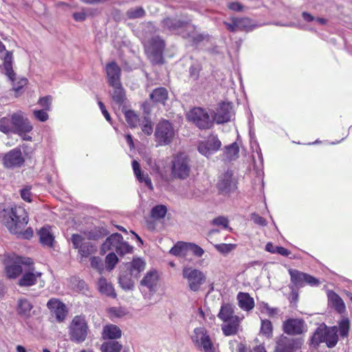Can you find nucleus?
Instances as JSON below:
<instances>
[{
	"label": "nucleus",
	"mask_w": 352,
	"mask_h": 352,
	"mask_svg": "<svg viewBox=\"0 0 352 352\" xmlns=\"http://www.w3.org/2000/svg\"><path fill=\"white\" fill-rule=\"evenodd\" d=\"M1 221L11 234L19 238L30 239L33 235L30 228L24 230L28 223L26 210L21 206H15L4 209L1 214Z\"/></svg>",
	"instance_id": "1"
},
{
	"label": "nucleus",
	"mask_w": 352,
	"mask_h": 352,
	"mask_svg": "<svg viewBox=\"0 0 352 352\" xmlns=\"http://www.w3.org/2000/svg\"><path fill=\"white\" fill-rule=\"evenodd\" d=\"M32 129V123L21 111H17L0 118V131L5 134H17L23 140L31 141L32 137L28 133Z\"/></svg>",
	"instance_id": "2"
},
{
	"label": "nucleus",
	"mask_w": 352,
	"mask_h": 352,
	"mask_svg": "<svg viewBox=\"0 0 352 352\" xmlns=\"http://www.w3.org/2000/svg\"><path fill=\"white\" fill-rule=\"evenodd\" d=\"M191 165L190 159L184 153L176 155L171 163V175L175 179H186L190 174Z\"/></svg>",
	"instance_id": "3"
},
{
	"label": "nucleus",
	"mask_w": 352,
	"mask_h": 352,
	"mask_svg": "<svg viewBox=\"0 0 352 352\" xmlns=\"http://www.w3.org/2000/svg\"><path fill=\"white\" fill-rule=\"evenodd\" d=\"M89 326L83 316H76L69 327V335L72 341L76 343L84 342L89 333Z\"/></svg>",
	"instance_id": "4"
},
{
	"label": "nucleus",
	"mask_w": 352,
	"mask_h": 352,
	"mask_svg": "<svg viewBox=\"0 0 352 352\" xmlns=\"http://www.w3.org/2000/svg\"><path fill=\"white\" fill-rule=\"evenodd\" d=\"M182 277L186 280L189 289L192 292H198L206 280V276L202 271L191 266L183 267Z\"/></svg>",
	"instance_id": "5"
},
{
	"label": "nucleus",
	"mask_w": 352,
	"mask_h": 352,
	"mask_svg": "<svg viewBox=\"0 0 352 352\" xmlns=\"http://www.w3.org/2000/svg\"><path fill=\"white\" fill-rule=\"evenodd\" d=\"M4 257L5 271L9 278H16L21 274L23 271L21 264L30 265L31 263L30 258L24 261L22 257L16 254H6Z\"/></svg>",
	"instance_id": "6"
},
{
	"label": "nucleus",
	"mask_w": 352,
	"mask_h": 352,
	"mask_svg": "<svg viewBox=\"0 0 352 352\" xmlns=\"http://www.w3.org/2000/svg\"><path fill=\"white\" fill-rule=\"evenodd\" d=\"M195 346L204 352H214L215 347L206 329L203 327L195 328L190 336Z\"/></svg>",
	"instance_id": "7"
},
{
	"label": "nucleus",
	"mask_w": 352,
	"mask_h": 352,
	"mask_svg": "<svg viewBox=\"0 0 352 352\" xmlns=\"http://www.w3.org/2000/svg\"><path fill=\"white\" fill-rule=\"evenodd\" d=\"M104 251H116L118 254L124 255L130 253L133 247L123 241V237L118 233L111 234L108 237L102 245Z\"/></svg>",
	"instance_id": "8"
},
{
	"label": "nucleus",
	"mask_w": 352,
	"mask_h": 352,
	"mask_svg": "<svg viewBox=\"0 0 352 352\" xmlns=\"http://www.w3.org/2000/svg\"><path fill=\"white\" fill-rule=\"evenodd\" d=\"M145 51L150 60L156 64L163 63L164 41L158 36L145 43Z\"/></svg>",
	"instance_id": "9"
},
{
	"label": "nucleus",
	"mask_w": 352,
	"mask_h": 352,
	"mask_svg": "<svg viewBox=\"0 0 352 352\" xmlns=\"http://www.w3.org/2000/svg\"><path fill=\"white\" fill-rule=\"evenodd\" d=\"M155 136L160 145L170 144L175 137V129L172 124L166 120L160 121L156 126Z\"/></svg>",
	"instance_id": "10"
},
{
	"label": "nucleus",
	"mask_w": 352,
	"mask_h": 352,
	"mask_svg": "<svg viewBox=\"0 0 352 352\" xmlns=\"http://www.w3.org/2000/svg\"><path fill=\"white\" fill-rule=\"evenodd\" d=\"M187 118L200 129H209L212 125V120H210L207 111L200 107L190 110L187 114Z\"/></svg>",
	"instance_id": "11"
},
{
	"label": "nucleus",
	"mask_w": 352,
	"mask_h": 352,
	"mask_svg": "<svg viewBox=\"0 0 352 352\" xmlns=\"http://www.w3.org/2000/svg\"><path fill=\"white\" fill-rule=\"evenodd\" d=\"M276 344L274 352H297L303 344V340L282 336L276 340Z\"/></svg>",
	"instance_id": "12"
},
{
	"label": "nucleus",
	"mask_w": 352,
	"mask_h": 352,
	"mask_svg": "<svg viewBox=\"0 0 352 352\" xmlns=\"http://www.w3.org/2000/svg\"><path fill=\"white\" fill-rule=\"evenodd\" d=\"M42 273L34 268L24 270L21 278L19 280V285L21 287H30L39 283L41 287L44 286V281L41 279Z\"/></svg>",
	"instance_id": "13"
},
{
	"label": "nucleus",
	"mask_w": 352,
	"mask_h": 352,
	"mask_svg": "<svg viewBox=\"0 0 352 352\" xmlns=\"http://www.w3.org/2000/svg\"><path fill=\"white\" fill-rule=\"evenodd\" d=\"M234 116L232 107L230 103H222L213 115V120L217 124H223L231 120Z\"/></svg>",
	"instance_id": "14"
},
{
	"label": "nucleus",
	"mask_w": 352,
	"mask_h": 352,
	"mask_svg": "<svg viewBox=\"0 0 352 352\" xmlns=\"http://www.w3.org/2000/svg\"><path fill=\"white\" fill-rule=\"evenodd\" d=\"M220 146L221 142L219 139L216 136L211 135L208 137L207 140L201 142L199 144L198 151L203 155L208 157L210 155L218 151Z\"/></svg>",
	"instance_id": "15"
},
{
	"label": "nucleus",
	"mask_w": 352,
	"mask_h": 352,
	"mask_svg": "<svg viewBox=\"0 0 352 352\" xmlns=\"http://www.w3.org/2000/svg\"><path fill=\"white\" fill-rule=\"evenodd\" d=\"M285 333L289 335L300 334L306 331V324L301 319H288L283 325Z\"/></svg>",
	"instance_id": "16"
},
{
	"label": "nucleus",
	"mask_w": 352,
	"mask_h": 352,
	"mask_svg": "<svg viewBox=\"0 0 352 352\" xmlns=\"http://www.w3.org/2000/svg\"><path fill=\"white\" fill-rule=\"evenodd\" d=\"M47 306L55 316L58 322H63L65 319L67 311L65 304L62 302L58 299L52 298L47 302Z\"/></svg>",
	"instance_id": "17"
},
{
	"label": "nucleus",
	"mask_w": 352,
	"mask_h": 352,
	"mask_svg": "<svg viewBox=\"0 0 352 352\" xmlns=\"http://www.w3.org/2000/svg\"><path fill=\"white\" fill-rule=\"evenodd\" d=\"M217 186L222 193H228L235 188V183L232 179V173L230 171L222 174L217 182Z\"/></svg>",
	"instance_id": "18"
},
{
	"label": "nucleus",
	"mask_w": 352,
	"mask_h": 352,
	"mask_svg": "<svg viewBox=\"0 0 352 352\" xmlns=\"http://www.w3.org/2000/svg\"><path fill=\"white\" fill-rule=\"evenodd\" d=\"M0 57L3 59V66L6 70V74L10 80L14 81L15 74L12 67V54L10 52L6 50L5 45L1 41Z\"/></svg>",
	"instance_id": "19"
},
{
	"label": "nucleus",
	"mask_w": 352,
	"mask_h": 352,
	"mask_svg": "<svg viewBox=\"0 0 352 352\" xmlns=\"http://www.w3.org/2000/svg\"><path fill=\"white\" fill-rule=\"evenodd\" d=\"M6 167L13 168L23 164L24 160L20 149L15 148L8 152L3 159Z\"/></svg>",
	"instance_id": "20"
},
{
	"label": "nucleus",
	"mask_w": 352,
	"mask_h": 352,
	"mask_svg": "<svg viewBox=\"0 0 352 352\" xmlns=\"http://www.w3.org/2000/svg\"><path fill=\"white\" fill-rule=\"evenodd\" d=\"M106 73L109 85L120 82L121 70L115 62H111L106 66Z\"/></svg>",
	"instance_id": "21"
},
{
	"label": "nucleus",
	"mask_w": 352,
	"mask_h": 352,
	"mask_svg": "<svg viewBox=\"0 0 352 352\" xmlns=\"http://www.w3.org/2000/svg\"><path fill=\"white\" fill-rule=\"evenodd\" d=\"M242 318H234L233 320L223 322L221 329L226 336H230L237 333L240 322Z\"/></svg>",
	"instance_id": "22"
},
{
	"label": "nucleus",
	"mask_w": 352,
	"mask_h": 352,
	"mask_svg": "<svg viewBox=\"0 0 352 352\" xmlns=\"http://www.w3.org/2000/svg\"><path fill=\"white\" fill-rule=\"evenodd\" d=\"M237 300L239 307L243 311H250L254 307V300L248 293L239 292Z\"/></svg>",
	"instance_id": "23"
},
{
	"label": "nucleus",
	"mask_w": 352,
	"mask_h": 352,
	"mask_svg": "<svg viewBox=\"0 0 352 352\" xmlns=\"http://www.w3.org/2000/svg\"><path fill=\"white\" fill-rule=\"evenodd\" d=\"M234 307L229 303H226L221 305L220 311L218 314V317L223 322L233 320L234 318H239L234 315Z\"/></svg>",
	"instance_id": "24"
},
{
	"label": "nucleus",
	"mask_w": 352,
	"mask_h": 352,
	"mask_svg": "<svg viewBox=\"0 0 352 352\" xmlns=\"http://www.w3.org/2000/svg\"><path fill=\"white\" fill-rule=\"evenodd\" d=\"M158 280V276L156 271H149L144 276L140 282L142 286L146 287L150 291L155 290Z\"/></svg>",
	"instance_id": "25"
},
{
	"label": "nucleus",
	"mask_w": 352,
	"mask_h": 352,
	"mask_svg": "<svg viewBox=\"0 0 352 352\" xmlns=\"http://www.w3.org/2000/svg\"><path fill=\"white\" fill-rule=\"evenodd\" d=\"M132 167L134 172V174L137 178V179L140 183H144L145 185L151 190H153V186L151 182V179L148 177V175H144L142 173L140 164L136 161L133 160L132 162Z\"/></svg>",
	"instance_id": "26"
},
{
	"label": "nucleus",
	"mask_w": 352,
	"mask_h": 352,
	"mask_svg": "<svg viewBox=\"0 0 352 352\" xmlns=\"http://www.w3.org/2000/svg\"><path fill=\"white\" fill-rule=\"evenodd\" d=\"M146 263L140 258H135L127 265L131 277L138 278L140 273L144 270Z\"/></svg>",
	"instance_id": "27"
},
{
	"label": "nucleus",
	"mask_w": 352,
	"mask_h": 352,
	"mask_svg": "<svg viewBox=\"0 0 352 352\" xmlns=\"http://www.w3.org/2000/svg\"><path fill=\"white\" fill-rule=\"evenodd\" d=\"M98 288L99 292L103 295L112 298L116 297V294L112 284L103 277L100 278L98 280Z\"/></svg>",
	"instance_id": "28"
},
{
	"label": "nucleus",
	"mask_w": 352,
	"mask_h": 352,
	"mask_svg": "<svg viewBox=\"0 0 352 352\" xmlns=\"http://www.w3.org/2000/svg\"><path fill=\"white\" fill-rule=\"evenodd\" d=\"M122 336V331L115 324H107L104 327L102 330V338L104 339H117Z\"/></svg>",
	"instance_id": "29"
},
{
	"label": "nucleus",
	"mask_w": 352,
	"mask_h": 352,
	"mask_svg": "<svg viewBox=\"0 0 352 352\" xmlns=\"http://www.w3.org/2000/svg\"><path fill=\"white\" fill-rule=\"evenodd\" d=\"M33 305L26 298H20L17 302V313L22 317L29 318Z\"/></svg>",
	"instance_id": "30"
},
{
	"label": "nucleus",
	"mask_w": 352,
	"mask_h": 352,
	"mask_svg": "<svg viewBox=\"0 0 352 352\" xmlns=\"http://www.w3.org/2000/svg\"><path fill=\"white\" fill-rule=\"evenodd\" d=\"M338 328L336 326L332 327L326 329V336L324 338V342L327 346L329 348H332L335 346L338 342Z\"/></svg>",
	"instance_id": "31"
},
{
	"label": "nucleus",
	"mask_w": 352,
	"mask_h": 352,
	"mask_svg": "<svg viewBox=\"0 0 352 352\" xmlns=\"http://www.w3.org/2000/svg\"><path fill=\"white\" fill-rule=\"evenodd\" d=\"M170 253L174 256L186 257L188 254V243L179 241L170 250Z\"/></svg>",
	"instance_id": "32"
},
{
	"label": "nucleus",
	"mask_w": 352,
	"mask_h": 352,
	"mask_svg": "<svg viewBox=\"0 0 352 352\" xmlns=\"http://www.w3.org/2000/svg\"><path fill=\"white\" fill-rule=\"evenodd\" d=\"M109 85L113 88V90L111 91V95L113 101L118 104L122 103L124 100L125 94L121 82Z\"/></svg>",
	"instance_id": "33"
},
{
	"label": "nucleus",
	"mask_w": 352,
	"mask_h": 352,
	"mask_svg": "<svg viewBox=\"0 0 352 352\" xmlns=\"http://www.w3.org/2000/svg\"><path fill=\"white\" fill-rule=\"evenodd\" d=\"M40 241L43 245L52 246L54 242V236L50 230V228L44 227L38 232Z\"/></svg>",
	"instance_id": "34"
},
{
	"label": "nucleus",
	"mask_w": 352,
	"mask_h": 352,
	"mask_svg": "<svg viewBox=\"0 0 352 352\" xmlns=\"http://www.w3.org/2000/svg\"><path fill=\"white\" fill-rule=\"evenodd\" d=\"M326 329L327 327L324 325L317 328L311 339V344L312 345L317 346L320 343L324 342Z\"/></svg>",
	"instance_id": "35"
},
{
	"label": "nucleus",
	"mask_w": 352,
	"mask_h": 352,
	"mask_svg": "<svg viewBox=\"0 0 352 352\" xmlns=\"http://www.w3.org/2000/svg\"><path fill=\"white\" fill-rule=\"evenodd\" d=\"M164 26L167 27L170 30H176L179 28H185L187 30H191L192 26L190 24L184 23L183 22L173 19H166L164 21Z\"/></svg>",
	"instance_id": "36"
},
{
	"label": "nucleus",
	"mask_w": 352,
	"mask_h": 352,
	"mask_svg": "<svg viewBox=\"0 0 352 352\" xmlns=\"http://www.w3.org/2000/svg\"><path fill=\"white\" fill-rule=\"evenodd\" d=\"M150 97L155 102L164 103L168 98V91L165 88H157L151 93Z\"/></svg>",
	"instance_id": "37"
},
{
	"label": "nucleus",
	"mask_w": 352,
	"mask_h": 352,
	"mask_svg": "<svg viewBox=\"0 0 352 352\" xmlns=\"http://www.w3.org/2000/svg\"><path fill=\"white\" fill-rule=\"evenodd\" d=\"M329 298L335 309L339 312L342 313L345 311V305L342 298L336 293H330Z\"/></svg>",
	"instance_id": "38"
},
{
	"label": "nucleus",
	"mask_w": 352,
	"mask_h": 352,
	"mask_svg": "<svg viewBox=\"0 0 352 352\" xmlns=\"http://www.w3.org/2000/svg\"><path fill=\"white\" fill-rule=\"evenodd\" d=\"M260 334L267 338H271L273 336V326L270 320L262 319L261 322Z\"/></svg>",
	"instance_id": "39"
},
{
	"label": "nucleus",
	"mask_w": 352,
	"mask_h": 352,
	"mask_svg": "<svg viewBox=\"0 0 352 352\" xmlns=\"http://www.w3.org/2000/svg\"><path fill=\"white\" fill-rule=\"evenodd\" d=\"M292 282L296 286H302L305 283V273L300 272L296 270L289 271Z\"/></svg>",
	"instance_id": "40"
},
{
	"label": "nucleus",
	"mask_w": 352,
	"mask_h": 352,
	"mask_svg": "<svg viewBox=\"0 0 352 352\" xmlns=\"http://www.w3.org/2000/svg\"><path fill=\"white\" fill-rule=\"evenodd\" d=\"M350 320L348 318H342L338 322V331L341 337L346 338L350 330Z\"/></svg>",
	"instance_id": "41"
},
{
	"label": "nucleus",
	"mask_w": 352,
	"mask_h": 352,
	"mask_svg": "<svg viewBox=\"0 0 352 352\" xmlns=\"http://www.w3.org/2000/svg\"><path fill=\"white\" fill-rule=\"evenodd\" d=\"M122 344L116 341H111L103 343L101 345V352H120Z\"/></svg>",
	"instance_id": "42"
},
{
	"label": "nucleus",
	"mask_w": 352,
	"mask_h": 352,
	"mask_svg": "<svg viewBox=\"0 0 352 352\" xmlns=\"http://www.w3.org/2000/svg\"><path fill=\"white\" fill-rule=\"evenodd\" d=\"M239 152V146L236 142H234L226 148L224 155L228 160H232L238 157Z\"/></svg>",
	"instance_id": "43"
},
{
	"label": "nucleus",
	"mask_w": 352,
	"mask_h": 352,
	"mask_svg": "<svg viewBox=\"0 0 352 352\" xmlns=\"http://www.w3.org/2000/svg\"><path fill=\"white\" fill-rule=\"evenodd\" d=\"M260 311L265 314L269 317H274L278 314L279 310L277 308L271 307L267 303L264 302L258 304Z\"/></svg>",
	"instance_id": "44"
},
{
	"label": "nucleus",
	"mask_w": 352,
	"mask_h": 352,
	"mask_svg": "<svg viewBox=\"0 0 352 352\" xmlns=\"http://www.w3.org/2000/svg\"><path fill=\"white\" fill-rule=\"evenodd\" d=\"M167 208L164 205H157L151 210V217L155 219H160L165 217Z\"/></svg>",
	"instance_id": "45"
},
{
	"label": "nucleus",
	"mask_w": 352,
	"mask_h": 352,
	"mask_svg": "<svg viewBox=\"0 0 352 352\" xmlns=\"http://www.w3.org/2000/svg\"><path fill=\"white\" fill-rule=\"evenodd\" d=\"M119 283L124 290H131L133 288L134 283L127 274H121L119 278Z\"/></svg>",
	"instance_id": "46"
},
{
	"label": "nucleus",
	"mask_w": 352,
	"mask_h": 352,
	"mask_svg": "<svg viewBox=\"0 0 352 352\" xmlns=\"http://www.w3.org/2000/svg\"><path fill=\"white\" fill-rule=\"evenodd\" d=\"M96 251V248L93 244L87 241L78 250L79 254L82 257H88L89 255L93 254Z\"/></svg>",
	"instance_id": "47"
},
{
	"label": "nucleus",
	"mask_w": 352,
	"mask_h": 352,
	"mask_svg": "<svg viewBox=\"0 0 352 352\" xmlns=\"http://www.w3.org/2000/svg\"><path fill=\"white\" fill-rule=\"evenodd\" d=\"M235 244L219 243L214 245V248L223 254H228L236 248Z\"/></svg>",
	"instance_id": "48"
},
{
	"label": "nucleus",
	"mask_w": 352,
	"mask_h": 352,
	"mask_svg": "<svg viewBox=\"0 0 352 352\" xmlns=\"http://www.w3.org/2000/svg\"><path fill=\"white\" fill-rule=\"evenodd\" d=\"M124 116L126 118V121L129 124L131 127H135L139 121L138 116L134 113V111L129 110L124 112Z\"/></svg>",
	"instance_id": "49"
},
{
	"label": "nucleus",
	"mask_w": 352,
	"mask_h": 352,
	"mask_svg": "<svg viewBox=\"0 0 352 352\" xmlns=\"http://www.w3.org/2000/svg\"><path fill=\"white\" fill-rule=\"evenodd\" d=\"M118 261V256L114 252L109 253L105 258L106 267L108 270H111L114 268Z\"/></svg>",
	"instance_id": "50"
},
{
	"label": "nucleus",
	"mask_w": 352,
	"mask_h": 352,
	"mask_svg": "<svg viewBox=\"0 0 352 352\" xmlns=\"http://www.w3.org/2000/svg\"><path fill=\"white\" fill-rule=\"evenodd\" d=\"M144 10L141 7H136L129 9L126 14L129 19H137L142 17L144 15Z\"/></svg>",
	"instance_id": "51"
},
{
	"label": "nucleus",
	"mask_w": 352,
	"mask_h": 352,
	"mask_svg": "<svg viewBox=\"0 0 352 352\" xmlns=\"http://www.w3.org/2000/svg\"><path fill=\"white\" fill-rule=\"evenodd\" d=\"M204 252V249L200 246L193 243H188V254L191 253L197 257H201Z\"/></svg>",
	"instance_id": "52"
},
{
	"label": "nucleus",
	"mask_w": 352,
	"mask_h": 352,
	"mask_svg": "<svg viewBox=\"0 0 352 352\" xmlns=\"http://www.w3.org/2000/svg\"><path fill=\"white\" fill-rule=\"evenodd\" d=\"M108 312L112 319L120 318L126 314V311L122 307H111Z\"/></svg>",
	"instance_id": "53"
},
{
	"label": "nucleus",
	"mask_w": 352,
	"mask_h": 352,
	"mask_svg": "<svg viewBox=\"0 0 352 352\" xmlns=\"http://www.w3.org/2000/svg\"><path fill=\"white\" fill-rule=\"evenodd\" d=\"M72 241L74 247L78 250L87 242L81 235L78 234L72 236Z\"/></svg>",
	"instance_id": "54"
},
{
	"label": "nucleus",
	"mask_w": 352,
	"mask_h": 352,
	"mask_svg": "<svg viewBox=\"0 0 352 352\" xmlns=\"http://www.w3.org/2000/svg\"><path fill=\"white\" fill-rule=\"evenodd\" d=\"M239 30H248L251 26V21L248 18H237Z\"/></svg>",
	"instance_id": "55"
},
{
	"label": "nucleus",
	"mask_w": 352,
	"mask_h": 352,
	"mask_svg": "<svg viewBox=\"0 0 352 352\" xmlns=\"http://www.w3.org/2000/svg\"><path fill=\"white\" fill-rule=\"evenodd\" d=\"M91 266L100 273L103 271V264L100 257L94 256L91 258Z\"/></svg>",
	"instance_id": "56"
},
{
	"label": "nucleus",
	"mask_w": 352,
	"mask_h": 352,
	"mask_svg": "<svg viewBox=\"0 0 352 352\" xmlns=\"http://www.w3.org/2000/svg\"><path fill=\"white\" fill-rule=\"evenodd\" d=\"M228 219L224 217H219L212 220L214 225L222 226L225 229L228 228Z\"/></svg>",
	"instance_id": "57"
},
{
	"label": "nucleus",
	"mask_w": 352,
	"mask_h": 352,
	"mask_svg": "<svg viewBox=\"0 0 352 352\" xmlns=\"http://www.w3.org/2000/svg\"><path fill=\"white\" fill-rule=\"evenodd\" d=\"M33 114L41 122H45L49 118L47 113L45 110H34Z\"/></svg>",
	"instance_id": "58"
},
{
	"label": "nucleus",
	"mask_w": 352,
	"mask_h": 352,
	"mask_svg": "<svg viewBox=\"0 0 352 352\" xmlns=\"http://www.w3.org/2000/svg\"><path fill=\"white\" fill-rule=\"evenodd\" d=\"M30 186H26L24 188L21 190V198L28 202H31V197H32V192L30 191Z\"/></svg>",
	"instance_id": "59"
},
{
	"label": "nucleus",
	"mask_w": 352,
	"mask_h": 352,
	"mask_svg": "<svg viewBox=\"0 0 352 352\" xmlns=\"http://www.w3.org/2000/svg\"><path fill=\"white\" fill-rule=\"evenodd\" d=\"M52 98L50 96H45L40 98L38 104L45 109V110H50L51 106Z\"/></svg>",
	"instance_id": "60"
},
{
	"label": "nucleus",
	"mask_w": 352,
	"mask_h": 352,
	"mask_svg": "<svg viewBox=\"0 0 352 352\" xmlns=\"http://www.w3.org/2000/svg\"><path fill=\"white\" fill-rule=\"evenodd\" d=\"M142 131L146 135H149L152 134L153 129L151 122L147 120H145L144 124L142 126Z\"/></svg>",
	"instance_id": "61"
},
{
	"label": "nucleus",
	"mask_w": 352,
	"mask_h": 352,
	"mask_svg": "<svg viewBox=\"0 0 352 352\" xmlns=\"http://www.w3.org/2000/svg\"><path fill=\"white\" fill-rule=\"evenodd\" d=\"M251 219L254 221V223L257 225L262 226H265L267 225L266 220L256 214H252L251 216Z\"/></svg>",
	"instance_id": "62"
},
{
	"label": "nucleus",
	"mask_w": 352,
	"mask_h": 352,
	"mask_svg": "<svg viewBox=\"0 0 352 352\" xmlns=\"http://www.w3.org/2000/svg\"><path fill=\"white\" fill-rule=\"evenodd\" d=\"M305 283L311 286H318L320 284L318 279L307 274L305 275Z\"/></svg>",
	"instance_id": "63"
},
{
	"label": "nucleus",
	"mask_w": 352,
	"mask_h": 352,
	"mask_svg": "<svg viewBox=\"0 0 352 352\" xmlns=\"http://www.w3.org/2000/svg\"><path fill=\"white\" fill-rule=\"evenodd\" d=\"M237 23V18H234L232 19V21L230 23L226 22L225 25H226L227 28L232 32H235L239 30Z\"/></svg>",
	"instance_id": "64"
}]
</instances>
